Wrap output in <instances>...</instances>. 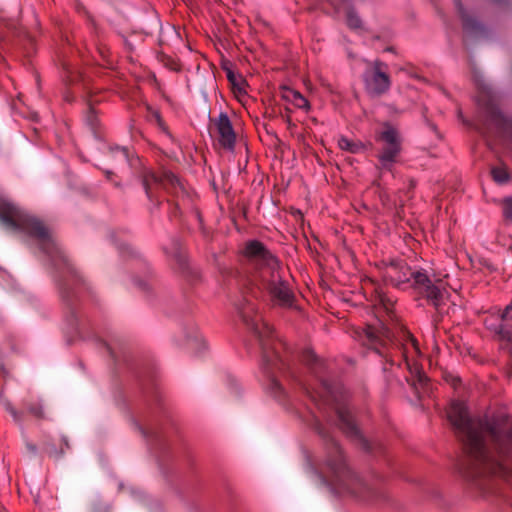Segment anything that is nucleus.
Returning <instances> with one entry per match:
<instances>
[{"label":"nucleus","instance_id":"nucleus-26","mask_svg":"<svg viewBox=\"0 0 512 512\" xmlns=\"http://www.w3.org/2000/svg\"><path fill=\"white\" fill-rule=\"evenodd\" d=\"M336 11H337L338 13H340V11H341V7H340V6H339V7H337V8H336Z\"/></svg>","mask_w":512,"mask_h":512},{"label":"nucleus","instance_id":"nucleus-1","mask_svg":"<svg viewBox=\"0 0 512 512\" xmlns=\"http://www.w3.org/2000/svg\"><path fill=\"white\" fill-rule=\"evenodd\" d=\"M244 254L262 268L261 277L273 300L280 306H291L293 294L282 279L278 259L257 240L247 242Z\"/></svg>","mask_w":512,"mask_h":512},{"label":"nucleus","instance_id":"nucleus-6","mask_svg":"<svg viewBox=\"0 0 512 512\" xmlns=\"http://www.w3.org/2000/svg\"><path fill=\"white\" fill-rule=\"evenodd\" d=\"M404 359L407 369L413 377L414 385L418 384L424 387L427 384V377L422 371V367L418 362L421 352L415 338L408 336L407 343L404 347Z\"/></svg>","mask_w":512,"mask_h":512},{"label":"nucleus","instance_id":"nucleus-21","mask_svg":"<svg viewBox=\"0 0 512 512\" xmlns=\"http://www.w3.org/2000/svg\"><path fill=\"white\" fill-rule=\"evenodd\" d=\"M502 210L504 217L512 220V197L503 200Z\"/></svg>","mask_w":512,"mask_h":512},{"label":"nucleus","instance_id":"nucleus-8","mask_svg":"<svg viewBox=\"0 0 512 512\" xmlns=\"http://www.w3.org/2000/svg\"><path fill=\"white\" fill-rule=\"evenodd\" d=\"M218 133V140L222 147L232 150L235 145V132L227 114L221 113L215 121Z\"/></svg>","mask_w":512,"mask_h":512},{"label":"nucleus","instance_id":"nucleus-4","mask_svg":"<svg viewBox=\"0 0 512 512\" xmlns=\"http://www.w3.org/2000/svg\"><path fill=\"white\" fill-rule=\"evenodd\" d=\"M338 453L340 452L338 451ZM326 467L331 477L328 479L326 476L318 475L322 484L330 486L339 493H357V486L362 485L361 479L346 466L341 454H338L335 459L327 461Z\"/></svg>","mask_w":512,"mask_h":512},{"label":"nucleus","instance_id":"nucleus-25","mask_svg":"<svg viewBox=\"0 0 512 512\" xmlns=\"http://www.w3.org/2000/svg\"><path fill=\"white\" fill-rule=\"evenodd\" d=\"M157 121H158V124H159L160 126H162V121H161V119H160V117H159V116H157Z\"/></svg>","mask_w":512,"mask_h":512},{"label":"nucleus","instance_id":"nucleus-13","mask_svg":"<svg viewBox=\"0 0 512 512\" xmlns=\"http://www.w3.org/2000/svg\"><path fill=\"white\" fill-rule=\"evenodd\" d=\"M365 337L369 344H376L378 341L382 339H389L390 332L387 327L381 325L380 328H375L372 326H368L365 330Z\"/></svg>","mask_w":512,"mask_h":512},{"label":"nucleus","instance_id":"nucleus-10","mask_svg":"<svg viewBox=\"0 0 512 512\" xmlns=\"http://www.w3.org/2000/svg\"><path fill=\"white\" fill-rule=\"evenodd\" d=\"M253 311L252 308H249L248 311H241V317L243 321L252 329V331L260 338L263 339L268 337L272 333V328L270 325L263 321V319L255 314L254 317H250L248 313Z\"/></svg>","mask_w":512,"mask_h":512},{"label":"nucleus","instance_id":"nucleus-19","mask_svg":"<svg viewBox=\"0 0 512 512\" xmlns=\"http://www.w3.org/2000/svg\"><path fill=\"white\" fill-rule=\"evenodd\" d=\"M159 177L153 172H150L144 179V187L148 197H151V182H158Z\"/></svg>","mask_w":512,"mask_h":512},{"label":"nucleus","instance_id":"nucleus-9","mask_svg":"<svg viewBox=\"0 0 512 512\" xmlns=\"http://www.w3.org/2000/svg\"><path fill=\"white\" fill-rule=\"evenodd\" d=\"M456 5L459 13L461 14L463 21V28L467 38L471 39H482L487 36V29L473 16L467 14L463 9L462 5L456 1Z\"/></svg>","mask_w":512,"mask_h":512},{"label":"nucleus","instance_id":"nucleus-22","mask_svg":"<svg viewBox=\"0 0 512 512\" xmlns=\"http://www.w3.org/2000/svg\"><path fill=\"white\" fill-rule=\"evenodd\" d=\"M393 270H394V267H391L386 272V276L390 278L391 283H393L395 285H399L400 283H403V282H405L406 280L409 279L406 274L403 275V278L402 277L394 278L393 275H392V271Z\"/></svg>","mask_w":512,"mask_h":512},{"label":"nucleus","instance_id":"nucleus-17","mask_svg":"<svg viewBox=\"0 0 512 512\" xmlns=\"http://www.w3.org/2000/svg\"><path fill=\"white\" fill-rule=\"evenodd\" d=\"M492 176L493 179L499 184L507 182L509 178L508 172L504 168H494L492 170Z\"/></svg>","mask_w":512,"mask_h":512},{"label":"nucleus","instance_id":"nucleus-5","mask_svg":"<svg viewBox=\"0 0 512 512\" xmlns=\"http://www.w3.org/2000/svg\"><path fill=\"white\" fill-rule=\"evenodd\" d=\"M382 150L379 155L381 167L390 170L401 151V138L398 131L391 125L385 124L379 134Z\"/></svg>","mask_w":512,"mask_h":512},{"label":"nucleus","instance_id":"nucleus-18","mask_svg":"<svg viewBox=\"0 0 512 512\" xmlns=\"http://www.w3.org/2000/svg\"><path fill=\"white\" fill-rule=\"evenodd\" d=\"M346 21H347L348 26L353 28V29L359 28L360 25H361V19L353 11H348L347 12V14H346Z\"/></svg>","mask_w":512,"mask_h":512},{"label":"nucleus","instance_id":"nucleus-15","mask_svg":"<svg viewBox=\"0 0 512 512\" xmlns=\"http://www.w3.org/2000/svg\"><path fill=\"white\" fill-rule=\"evenodd\" d=\"M188 345L192 349H196L200 352L201 349H205L207 344L201 333L194 331L193 335L188 338Z\"/></svg>","mask_w":512,"mask_h":512},{"label":"nucleus","instance_id":"nucleus-2","mask_svg":"<svg viewBox=\"0 0 512 512\" xmlns=\"http://www.w3.org/2000/svg\"><path fill=\"white\" fill-rule=\"evenodd\" d=\"M0 220L7 230L24 233L36 239L45 252L49 253L54 248L53 240L47 228L36 218L14 205L4 195H0Z\"/></svg>","mask_w":512,"mask_h":512},{"label":"nucleus","instance_id":"nucleus-12","mask_svg":"<svg viewBox=\"0 0 512 512\" xmlns=\"http://www.w3.org/2000/svg\"><path fill=\"white\" fill-rule=\"evenodd\" d=\"M341 426L344 431L350 436L361 438L360 431L358 430L351 413L346 409H340L338 411Z\"/></svg>","mask_w":512,"mask_h":512},{"label":"nucleus","instance_id":"nucleus-7","mask_svg":"<svg viewBox=\"0 0 512 512\" xmlns=\"http://www.w3.org/2000/svg\"><path fill=\"white\" fill-rule=\"evenodd\" d=\"M380 63L375 62L373 67L364 74L366 90L372 95H380L386 92L390 87L388 75L381 71Z\"/></svg>","mask_w":512,"mask_h":512},{"label":"nucleus","instance_id":"nucleus-14","mask_svg":"<svg viewBox=\"0 0 512 512\" xmlns=\"http://www.w3.org/2000/svg\"><path fill=\"white\" fill-rule=\"evenodd\" d=\"M338 146L341 150L348 151L351 153H358L361 150H363V145L361 143L354 142L344 136L339 137Z\"/></svg>","mask_w":512,"mask_h":512},{"label":"nucleus","instance_id":"nucleus-16","mask_svg":"<svg viewBox=\"0 0 512 512\" xmlns=\"http://www.w3.org/2000/svg\"><path fill=\"white\" fill-rule=\"evenodd\" d=\"M375 293V302L377 304L383 306V308L386 311H389L390 307L392 306V301L386 297L385 292L383 291L382 287H375L374 288Z\"/></svg>","mask_w":512,"mask_h":512},{"label":"nucleus","instance_id":"nucleus-3","mask_svg":"<svg viewBox=\"0 0 512 512\" xmlns=\"http://www.w3.org/2000/svg\"><path fill=\"white\" fill-rule=\"evenodd\" d=\"M415 291L424 297L435 308L445 305L450 298V285L447 273H429L426 270L411 272Z\"/></svg>","mask_w":512,"mask_h":512},{"label":"nucleus","instance_id":"nucleus-11","mask_svg":"<svg viewBox=\"0 0 512 512\" xmlns=\"http://www.w3.org/2000/svg\"><path fill=\"white\" fill-rule=\"evenodd\" d=\"M281 97L284 101L291 103L296 108L303 109L305 111H308L310 109V104L308 100L296 90H293L288 87H283L281 90Z\"/></svg>","mask_w":512,"mask_h":512},{"label":"nucleus","instance_id":"nucleus-24","mask_svg":"<svg viewBox=\"0 0 512 512\" xmlns=\"http://www.w3.org/2000/svg\"><path fill=\"white\" fill-rule=\"evenodd\" d=\"M165 177L167 178V180L171 183V184H174V183H179V180L178 178L173 175V174H166Z\"/></svg>","mask_w":512,"mask_h":512},{"label":"nucleus","instance_id":"nucleus-20","mask_svg":"<svg viewBox=\"0 0 512 512\" xmlns=\"http://www.w3.org/2000/svg\"><path fill=\"white\" fill-rule=\"evenodd\" d=\"M268 389L270 390V392L275 396V397H278L280 396L281 392H282V387L281 385L278 383V381L273 378V377H270L269 378V384H268Z\"/></svg>","mask_w":512,"mask_h":512},{"label":"nucleus","instance_id":"nucleus-23","mask_svg":"<svg viewBox=\"0 0 512 512\" xmlns=\"http://www.w3.org/2000/svg\"><path fill=\"white\" fill-rule=\"evenodd\" d=\"M115 154L120 158V160L122 161H127L128 160V156H127V151L124 149V148H117L115 150Z\"/></svg>","mask_w":512,"mask_h":512}]
</instances>
